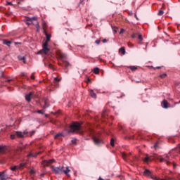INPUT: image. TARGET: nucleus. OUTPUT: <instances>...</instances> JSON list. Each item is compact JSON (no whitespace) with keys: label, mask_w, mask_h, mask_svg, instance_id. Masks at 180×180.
<instances>
[{"label":"nucleus","mask_w":180,"mask_h":180,"mask_svg":"<svg viewBox=\"0 0 180 180\" xmlns=\"http://www.w3.org/2000/svg\"><path fill=\"white\" fill-rule=\"evenodd\" d=\"M52 171L53 172H54V174H63V172H64V174L67 175V176H70V174H68V173L71 172V170L68 167H66V169H64V167H53Z\"/></svg>","instance_id":"f257e3e1"},{"label":"nucleus","mask_w":180,"mask_h":180,"mask_svg":"<svg viewBox=\"0 0 180 180\" xmlns=\"http://www.w3.org/2000/svg\"><path fill=\"white\" fill-rule=\"evenodd\" d=\"M25 22H31L34 26H35L37 29V32H40V25H39V22L37 21V18L32 17H25L24 19Z\"/></svg>","instance_id":"f03ea898"},{"label":"nucleus","mask_w":180,"mask_h":180,"mask_svg":"<svg viewBox=\"0 0 180 180\" xmlns=\"http://www.w3.org/2000/svg\"><path fill=\"white\" fill-rule=\"evenodd\" d=\"M81 130V124L79 122H73L70 126L68 133H77Z\"/></svg>","instance_id":"7ed1b4c3"},{"label":"nucleus","mask_w":180,"mask_h":180,"mask_svg":"<svg viewBox=\"0 0 180 180\" xmlns=\"http://www.w3.org/2000/svg\"><path fill=\"white\" fill-rule=\"evenodd\" d=\"M49 51H50L49 44H47V42H44L42 44V49L39 51L37 54H47Z\"/></svg>","instance_id":"20e7f679"},{"label":"nucleus","mask_w":180,"mask_h":180,"mask_svg":"<svg viewBox=\"0 0 180 180\" xmlns=\"http://www.w3.org/2000/svg\"><path fill=\"white\" fill-rule=\"evenodd\" d=\"M93 141L96 146H101V144H103V141L98 136H94Z\"/></svg>","instance_id":"39448f33"},{"label":"nucleus","mask_w":180,"mask_h":180,"mask_svg":"<svg viewBox=\"0 0 180 180\" xmlns=\"http://www.w3.org/2000/svg\"><path fill=\"white\" fill-rule=\"evenodd\" d=\"M25 134H29V131H27V130L24 131L23 133L19 131H15V136L20 139H23V137H25Z\"/></svg>","instance_id":"423d86ee"},{"label":"nucleus","mask_w":180,"mask_h":180,"mask_svg":"<svg viewBox=\"0 0 180 180\" xmlns=\"http://www.w3.org/2000/svg\"><path fill=\"white\" fill-rule=\"evenodd\" d=\"M169 158V156L167 155L165 158L160 156V158H158V160L160 162H166V164H169V162H169V160H168Z\"/></svg>","instance_id":"0eeeda50"},{"label":"nucleus","mask_w":180,"mask_h":180,"mask_svg":"<svg viewBox=\"0 0 180 180\" xmlns=\"http://www.w3.org/2000/svg\"><path fill=\"white\" fill-rule=\"evenodd\" d=\"M54 159H51V160H45L42 162L43 165L44 166H48L50 165V164H53L54 162Z\"/></svg>","instance_id":"6e6552de"},{"label":"nucleus","mask_w":180,"mask_h":180,"mask_svg":"<svg viewBox=\"0 0 180 180\" xmlns=\"http://www.w3.org/2000/svg\"><path fill=\"white\" fill-rule=\"evenodd\" d=\"M33 96V93L30 92V94L25 96V100L27 102H30L32 97Z\"/></svg>","instance_id":"1a4fd4ad"},{"label":"nucleus","mask_w":180,"mask_h":180,"mask_svg":"<svg viewBox=\"0 0 180 180\" xmlns=\"http://www.w3.org/2000/svg\"><path fill=\"white\" fill-rule=\"evenodd\" d=\"M0 179L1 180L8 179V176L6 175V174H5V172H0Z\"/></svg>","instance_id":"9d476101"},{"label":"nucleus","mask_w":180,"mask_h":180,"mask_svg":"<svg viewBox=\"0 0 180 180\" xmlns=\"http://www.w3.org/2000/svg\"><path fill=\"white\" fill-rule=\"evenodd\" d=\"M44 34L46 37L45 43L49 44V40L51 39V34H47V32H46V30H44Z\"/></svg>","instance_id":"9b49d317"},{"label":"nucleus","mask_w":180,"mask_h":180,"mask_svg":"<svg viewBox=\"0 0 180 180\" xmlns=\"http://www.w3.org/2000/svg\"><path fill=\"white\" fill-rule=\"evenodd\" d=\"M161 105L164 109H168V101H167V100H163Z\"/></svg>","instance_id":"f8f14e48"},{"label":"nucleus","mask_w":180,"mask_h":180,"mask_svg":"<svg viewBox=\"0 0 180 180\" xmlns=\"http://www.w3.org/2000/svg\"><path fill=\"white\" fill-rule=\"evenodd\" d=\"M37 155H39V153H30L27 155L28 158H32V157H34V158H36V157H37Z\"/></svg>","instance_id":"ddd939ff"},{"label":"nucleus","mask_w":180,"mask_h":180,"mask_svg":"<svg viewBox=\"0 0 180 180\" xmlns=\"http://www.w3.org/2000/svg\"><path fill=\"white\" fill-rule=\"evenodd\" d=\"M143 161L145 162H150V161H151V157L147 155L145 158L143 159Z\"/></svg>","instance_id":"4468645a"},{"label":"nucleus","mask_w":180,"mask_h":180,"mask_svg":"<svg viewBox=\"0 0 180 180\" xmlns=\"http://www.w3.org/2000/svg\"><path fill=\"white\" fill-rule=\"evenodd\" d=\"M143 174L146 176H150V175H151V172L148 169H145L144 172H143Z\"/></svg>","instance_id":"2eb2a0df"},{"label":"nucleus","mask_w":180,"mask_h":180,"mask_svg":"<svg viewBox=\"0 0 180 180\" xmlns=\"http://www.w3.org/2000/svg\"><path fill=\"white\" fill-rule=\"evenodd\" d=\"M3 43L4 44H6V46H8V47L9 46H11V44H12V41H8V40H4Z\"/></svg>","instance_id":"dca6fc26"},{"label":"nucleus","mask_w":180,"mask_h":180,"mask_svg":"<svg viewBox=\"0 0 180 180\" xmlns=\"http://www.w3.org/2000/svg\"><path fill=\"white\" fill-rule=\"evenodd\" d=\"M119 51H120V53L123 54V56H124V54H126V49H124V47L120 48Z\"/></svg>","instance_id":"f3484780"},{"label":"nucleus","mask_w":180,"mask_h":180,"mask_svg":"<svg viewBox=\"0 0 180 180\" xmlns=\"http://www.w3.org/2000/svg\"><path fill=\"white\" fill-rule=\"evenodd\" d=\"M90 95H91V98H96V94H95V92H94V90H90Z\"/></svg>","instance_id":"a211bd4d"},{"label":"nucleus","mask_w":180,"mask_h":180,"mask_svg":"<svg viewBox=\"0 0 180 180\" xmlns=\"http://www.w3.org/2000/svg\"><path fill=\"white\" fill-rule=\"evenodd\" d=\"M122 157L123 159L125 160V161H127V158H129V155L123 153H122Z\"/></svg>","instance_id":"6ab92c4d"},{"label":"nucleus","mask_w":180,"mask_h":180,"mask_svg":"<svg viewBox=\"0 0 180 180\" xmlns=\"http://www.w3.org/2000/svg\"><path fill=\"white\" fill-rule=\"evenodd\" d=\"M49 106H50V104H49V101L47 100H46L44 101V109H47V108H49Z\"/></svg>","instance_id":"aec40b11"},{"label":"nucleus","mask_w":180,"mask_h":180,"mask_svg":"<svg viewBox=\"0 0 180 180\" xmlns=\"http://www.w3.org/2000/svg\"><path fill=\"white\" fill-rule=\"evenodd\" d=\"M6 146H4V145H2V146H0V153H5V148H6Z\"/></svg>","instance_id":"412c9836"},{"label":"nucleus","mask_w":180,"mask_h":180,"mask_svg":"<svg viewBox=\"0 0 180 180\" xmlns=\"http://www.w3.org/2000/svg\"><path fill=\"white\" fill-rule=\"evenodd\" d=\"M44 65L45 67H48L49 68H51V70H53V65H51V63L47 64L45 63Z\"/></svg>","instance_id":"4be33fe9"},{"label":"nucleus","mask_w":180,"mask_h":180,"mask_svg":"<svg viewBox=\"0 0 180 180\" xmlns=\"http://www.w3.org/2000/svg\"><path fill=\"white\" fill-rule=\"evenodd\" d=\"M129 68L131 71H136L137 70V67L136 66H129Z\"/></svg>","instance_id":"5701e85b"},{"label":"nucleus","mask_w":180,"mask_h":180,"mask_svg":"<svg viewBox=\"0 0 180 180\" xmlns=\"http://www.w3.org/2000/svg\"><path fill=\"white\" fill-rule=\"evenodd\" d=\"M94 74H99V69L98 68H95L94 69Z\"/></svg>","instance_id":"b1692460"},{"label":"nucleus","mask_w":180,"mask_h":180,"mask_svg":"<svg viewBox=\"0 0 180 180\" xmlns=\"http://www.w3.org/2000/svg\"><path fill=\"white\" fill-rule=\"evenodd\" d=\"M37 113H39V115H43V114H44V109L37 110Z\"/></svg>","instance_id":"393cba45"},{"label":"nucleus","mask_w":180,"mask_h":180,"mask_svg":"<svg viewBox=\"0 0 180 180\" xmlns=\"http://www.w3.org/2000/svg\"><path fill=\"white\" fill-rule=\"evenodd\" d=\"M110 146H112V147L115 146V139H111V140H110Z\"/></svg>","instance_id":"a878e982"},{"label":"nucleus","mask_w":180,"mask_h":180,"mask_svg":"<svg viewBox=\"0 0 180 180\" xmlns=\"http://www.w3.org/2000/svg\"><path fill=\"white\" fill-rule=\"evenodd\" d=\"M10 169L11 171H16V169H18V166H13L12 167H10Z\"/></svg>","instance_id":"bb28decb"},{"label":"nucleus","mask_w":180,"mask_h":180,"mask_svg":"<svg viewBox=\"0 0 180 180\" xmlns=\"http://www.w3.org/2000/svg\"><path fill=\"white\" fill-rule=\"evenodd\" d=\"M158 15L159 16H162V15H164V11L162 10L159 11Z\"/></svg>","instance_id":"cd10ccee"},{"label":"nucleus","mask_w":180,"mask_h":180,"mask_svg":"<svg viewBox=\"0 0 180 180\" xmlns=\"http://www.w3.org/2000/svg\"><path fill=\"white\" fill-rule=\"evenodd\" d=\"M60 57L61 60H63V58H65L67 57V55H65L64 53H60Z\"/></svg>","instance_id":"c85d7f7f"},{"label":"nucleus","mask_w":180,"mask_h":180,"mask_svg":"<svg viewBox=\"0 0 180 180\" xmlns=\"http://www.w3.org/2000/svg\"><path fill=\"white\" fill-rule=\"evenodd\" d=\"M61 81V79H58L57 77L53 78V82H60Z\"/></svg>","instance_id":"c756f323"},{"label":"nucleus","mask_w":180,"mask_h":180,"mask_svg":"<svg viewBox=\"0 0 180 180\" xmlns=\"http://www.w3.org/2000/svg\"><path fill=\"white\" fill-rule=\"evenodd\" d=\"M18 59H19L20 61H25V56H18Z\"/></svg>","instance_id":"7c9ffc66"},{"label":"nucleus","mask_w":180,"mask_h":180,"mask_svg":"<svg viewBox=\"0 0 180 180\" xmlns=\"http://www.w3.org/2000/svg\"><path fill=\"white\" fill-rule=\"evenodd\" d=\"M63 136V134H58L55 136V139H60Z\"/></svg>","instance_id":"2f4dec72"},{"label":"nucleus","mask_w":180,"mask_h":180,"mask_svg":"<svg viewBox=\"0 0 180 180\" xmlns=\"http://www.w3.org/2000/svg\"><path fill=\"white\" fill-rule=\"evenodd\" d=\"M63 65L67 68L70 66V63L68 62H63Z\"/></svg>","instance_id":"473e14b6"},{"label":"nucleus","mask_w":180,"mask_h":180,"mask_svg":"<svg viewBox=\"0 0 180 180\" xmlns=\"http://www.w3.org/2000/svg\"><path fill=\"white\" fill-rule=\"evenodd\" d=\"M25 166H26V162L20 164V168H23V167H25Z\"/></svg>","instance_id":"72a5a7b5"},{"label":"nucleus","mask_w":180,"mask_h":180,"mask_svg":"<svg viewBox=\"0 0 180 180\" xmlns=\"http://www.w3.org/2000/svg\"><path fill=\"white\" fill-rule=\"evenodd\" d=\"M159 77L160 78H165V77H167V74L164 73L162 75H160Z\"/></svg>","instance_id":"f704fd0d"},{"label":"nucleus","mask_w":180,"mask_h":180,"mask_svg":"<svg viewBox=\"0 0 180 180\" xmlns=\"http://www.w3.org/2000/svg\"><path fill=\"white\" fill-rule=\"evenodd\" d=\"M15 136H16V134H11V139L12 140H15Z\"/></svg>","instance_id":"c9c22d12"},{"label":"nucleus","mask_w":180,"mask_h":180,"mask_svg":"<svg viewBox=\"0 0 180 180\" xmlns=\"http://www.w3.org/2000/svg\"><path fill=\"white\" fill-rule=\"evenodd\" d=\"M138 39L141 41L143 40V36L141 34H139Z\"/></svg>","instance_id":"e433bc0d"},{"label":"nucleus","mask_w":180,"mask_h":180,"mask_svg":"<svg viewBox=\"0 0 180 180\" xmlns=\"http://www.w3.org/2000/svg\"><path fill=\"white\" fill-rule=\"evenodd\" d=\"M72 144H77V139H72L71 141Z\"/></svg>","instance_id":"4c0bfd02"},{"label":"nucleus","mask_w":180,"mask_h":180,"mask_svg":"<svg viewBox=\"0 0 180 180\" xmlns=\"http://www.w3.org/2000/svg\"><path fill=\"white\" fill-rule=\"evenodd\" d=\"M131 37L132 39H136V37H137V34H132Z\"/></svg>","instance_id":"58836bf2"},{"label":"nucleus","mask_w":180,"mask_h":180,"mask_svg":"<svg viewBox=\"0 0 180 180\" xmlns=\"http://www.w3.org/2000/svg\"><path fill=\"white\" fill-rule=\"evenodd\" d=\"M87 133L89 134V136H92V129H89Z\"/></svg>","instance_id":"ea45409f"},{"label":"nucleus","mask_w":180,"mask_h":180,"mask_svg":"<svg viewBox=\"0 0 180 180\" xmlns=\"http://www.w3.org/2000/svg\"><path fill=\"white\" fill-rule=\"evenodd\" d=\"M34 131H30V132H29V135L31 136H32V135H34Z\"/></svg>","instance_id":"a19ab883"},{"label":"nucleus","mask_w":180,"mask_h":180,"mask_svg":"<svg viewBox=\"0 0 180 180\" xmlns=\"http://www.w3.org/2000/svg\"><path fill=\"white\" fill-rule=\"evenodd\" d=\"M95 43H96V44H101V41L100 40H96Z\"/></svg>","instance_id":"79ce46f5"},{"label":"nucleus","mask_w":180,"mask_h":180,"mask_svg":"<svg viewBox=\"0 0 180 180\" xmlns=\"http://www.w3.org/2000/svg\"><path fill=\"white\" fill-rule=\"evenodd\" d=\"M30 174L31 175H33V174H34V170L31 169V170L30 171Z\"/></svg>","instance_id":"37998d69"},{"label":"nucleus","mask_w":180,"mask_h":180,"mask_svg":"<svg viewBox=\"0 0 180 180\" xmlns=\"http://www.w3.org/2000/svg\"><path fill=\"white\" fill-rule=\"evenodd\" d=\"M21 76H22V77H26V73H25V72H21Z\"/></svg>","instance_id":"c03bdc74"},{"label":"nucleus","mask_w":180,"mask_h":180,"mask_svg":"<svg viewBox=\"0 0 180 180\" xmlns=\"http://www.w3.org/2000/svg\"><path fill=\"white\" fill-rule=\"evenodd\" d=\"M124 32V30L123 29H121L120 32V34H122V33H123Z\"/></svg>","instance_id":"a18cd8bd"},{"label":"nucleus","mask_w":180,"mask_h":180,"mask_svg":"<svg viewBox=\"0 0 180 180\" xmlns=\"http://www.w3.org/2000/svg\"><path fill=\"white\" fill-rule=\"evenodd\" d=\"M31 24H32V22H26V25H27L28 26H30Z\"/></svg>","instance_id":"49530a36"},{"label":"nucleus","mask_w":180,"mask_h":180,"mask_svg":"<svg viewBox=\"0 0 180 180\" xmlns=\"http://www.w3.org/2000/svg\"><path fill=\"white\" fill-rule=\"evenodd\" d=\"M134 161H139V158L135 157V158H134Z\"/></svg>","instance_id":"de8ad7c7"},{"label":"nucleus","mask_w":180,"mask_h":180,"mask_svg":"<svg viewBox=\"0 0 180 180\" xmlns=\"http://www.w3.org/2000/svg\"><path fill=\"white\" fill-rule=\"evenodd\" d=\"M45 25H46V23H45V22H43V29H44H44H45V27H46Z\"/></svg>","instance_id":"09e8293b"},{"label":"nucleus","mask_w":180,"mask_h":180,"mask_svg":"<svg viewBox=\"0 0 180 180\" xmlns=\"http://www.w3.org/2000/svg\"><path fill=\"white\" fill-rule=\"evenodd\" d=\"M106 41H108V40L106 39L103 40V43H106Z\"/></svg>","instance_id":"8fccbe9b"},{"label":"nucleus","mask_w":180,"mask_h":180,"mask_svg":"<svg viewBox=\"0 0 180 180\" xmlns=\"http://www.w3.org/2000/svg\"><path fill=\"white\" fill-rule=\"evenodd\" d=\"M7 5H12V2H7Z\"/></svg>","instance_id":"3c124183"},{"label":"nucleus","mask_w":180,"mask_h":180,"mask_svg":"<svg viewBox=\"0 0 180 180\" xmlns=\"http://www.w3.org/2000/svg\"><path fill=\"white\" fill-rule=\"evenodd\" d=\"M31 78H32V79H34V76H33V75H32Z\"/></svg>","instance_id":"603ef678"},{"label":"nucleus","mask_w":180,"mask_h":180,"mask_svg":"<svg viewBox=\"0 0 180 180\" xmlns=\"http://www.w3.org/2000/svg\"><path fill=\"white\" fill-rule=\"evenodd\" d=\"M11 81H12V79H7L6 82H11Z\"/></svg>","instance_id":"864d4df0"},{"label":"nucleus","mask_w":180,"mask_h":180,"mask_svg":"<svg viewBox=\"0 0 180 180\" xmlns=\"http://www.w3.org/2000/svg\"><path fill=\"white\" fill-rule=\"evenodd\" d=\"M153 147H154V148H157V144H155V145L153 146Z\"/></svg>","instance_id":"5fc2aeb1"},{"label":"nucleus","mask_w":180,"mask_h":180,"mask_svg":"<svg viewBox=\"0 0 180 180\" xmlns=\"http://www.w3.org/2000/svg\"><path fill=\"white\" fill-rule=\"evenodd\" d=\"M44 173L41 174V176H44Z\"/></svg>","instance_id":"6e6d98bb"},{"label":"nucleus","mask_w":180,"mask_h":180,"mask_svg":"<svg viewBox=\"0 0 180 180\" xmlns=\"http://www.w3.org/2000/svg\"><path fill=\"white\" fill-rule=\"evenodd\" d=\"M98 180H105V179H102V178L100 177V178L98 179Z\"/></svg>","instance_id":"4d7b16f0"},{"label":"nucleus","mask_w":180,"mask_h":180,"mask_svg":"<svg viewBox=\"0 0 180 180\" xmlns=\"http://www.w3.org/2000/svg\"><path fill=\"white\" fill-rule=\"evenodd\" d=\"M135 16H136V19H139V18H137V15H135Z\"/></svg>","instance_id":"13d9d810"},{"label":"nucleus","mask_w":180,"mask_h":180,"mask_svg":"<svg viewBox=\"0 0 180 180\" xmlns=\"http://www.w3.org/2000/svg\"><path fill=\"white\" fill-rule=\"evenodd\" d=\"M157 68H161V67H157Z\"/></svg>","instance_id":"bf43d9fd"}]
</instances>
